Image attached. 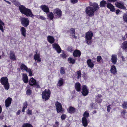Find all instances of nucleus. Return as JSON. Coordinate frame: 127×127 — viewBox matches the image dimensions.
<instances>
[{"label":"nucleus","mask_w":127,"mask_h":127,"mask_svg":"<svg viewBox=\"0 0 127 127\" xmlns=\"http://www.w3.org/2000/svg\"><path fill=\"white\" fill-rule=\"evenodd\" d=\"M25 108L23 107V108H22V112H25Z\"/></svg>","instance_id":"nucleus-63"},{"label":"nucleus","mask_w":127,"mask_h":127,"mask_svg":"<svg viewBox=\"0 0 127 127\" xmlns=\"http://www.w3.org/2000/svg\"><path fill=\"white\" fill-rule=\"evenodd\" d=\"M47 17L50 20H52L54 17V14L52 12H50L47 15Z\"/></svg>","instance_id":"nucleus-33"},{"label":"nucleus","mask_w":127,"mask_h":127,"mask_svg":"<svg viewBox=\"0 0 127 127\" xmlns=\"http://www.w3.org/2000/svg\"><path fill=\"white\" fill-rule=\"evenodd\" d=\"M115 4L117 7L121 9H125L126 8L123 4L117 2Z\"/></svg>","instance_id":"nucleus-30"},{"label":"nucleus","mask_w":127,"mask_h":127,"mask_svg":"<svg viewBox=\"0 0 127 127\" xmlns=\"http://www.w3.org/2000/svg\"><path fill=\"white\" fill-rule=\"evenodd\" d=\"M99 8L98 4L96 3H93L91 6H89L86 8V14L89 17H92L94 15V13Z\"/></svg>","instance_id":"nucleus-2"},{"label":"nucleus","mask_w":127,"mask_h":127,"mask_svg":"<svg viewBox=\"0 0 127 127\" xmlns=\"http://www.w3.org/2000/svg\"><path fill=\"white\" fill-rule=\"evenodd\" d=\"M53 48L56 50L58 53H59L61 51L60 47L58 44L55 43L52 45Z\"/></svg>","instance_id":"nucleus-11"},{"label":"nucleus","mask_w":127,"mask_h":127,"mask_svg":"<svg viewBox=\"0 0 127 127\" xmlns=\"http://www.w3.org/2000/svg\"><path fill=\"white\" fill-rule=\"evenodd\" d=\"M77 74L78 75L77 76V78L78 79L80 78L81 77V71L80 70H79L78 71H77Z\"/></svg>","instance_id":"nucleus-43"},{"label":"nucleus","mask_w":127,"mask_h":127,"mask_svg":"<svg viewBox=\"0 0 127 127\" xmlns=\"http://www.w3.org/2000/svg\"><path fill=\"white\" fill-rule=\"evenodd\" d=\"M82 121L83 126L84 127H87V126L88 123L86 118L83 117L82 119Z\"/></svg>","instance_id":"nucleus-25"},{"label":"nucleus","mask_w":127,"mask_h":127,"mask_svg":"<svg viewBox=\"0 0 127 127\" xmlns=\"http://www.w3.org/2000/svg\"><path fill=\"white\" fill-rule=\"evenodd\" d=\"M21 69L22 71H26L27 72L29 73V76H32V74L31 70L30 68H28L27 66L24 64H21L20 66Z\"/></svg>","instance_id":"nucleus-5"},{"label":"nucleus","mask_w":127,"mask_h":127,"mask_svg":"<svg viewBox=\"0 0 127 127\" xmlns=\"http://www.w3.org/2000/svg\"><path fill=\"white\" fill-rule=\"evenodd\" d=\"M71 3L73 4H74L77 3L78 0H71Z\"/></svg>","instance_id":"nucleus-52"},{"label":"nucleus","mask_w":127,"mask_h":127,"mask_svg":"<svg viewBox=\"0 0 127 127\" xmlns=\"http://www.w3.org/2000/svg\"><path fill=\"white\" fill-rule=\"evenodd\" d=\"M86 43L88 45H90L91 44L92 42V41L91 40H87L86 39Z\"/></svg>","instance_id":"nucleus-46"},{"label":"nucleus","mask_w":127,"mask_h":127,"mask_svg":"<svg viewBox=\"0 0 127 127\" xmlns=\"http://www.w3.org/2000/svg\"><path fill=\"white\" fill-rule=\"evenodd\" d=\"M126 113V111L125 110H123L121 112V113L123 114L124 115H125V113Z\"/></svg>","instance_id":"nucleus-53"},{"label":"nucleus","mask_w":127,"mask_h":127,"mask_svg":"<svg viewBox=\"0 0 127 127\" xmlns=\"http://www.w3.org/2000/svg\"><path fill=\"white\" fill-rule=\"evenodd\" d=\"M20 31L21 34L24 37H26V30L25 28L24 27H21L20 29Z\"/></svg>","instance_id":"nucleus-27"},{"label":"nucleus","mask_w":127,"mask_h":127,"mask_svg":"<svg viewBox=\"0 0 127 127\" xmlns=\"http://www.w3.org/2000/svg\"><path fill=\"white\" fill-rule=\"evenodd\" d=\"M121 47L124 50H125L126 51H127V41H125L123 43Z\"/></svg>","instance_id":"nucleus-29"},{"label":"nucleus","mask_w":127,"mask_h":127,"mask_svg":"<svg viewBox=\"0 0 127 127\" xmlns=\"http://www.w3.org/2000/svg\"><path fill=\"white\" fill-rule=\"evenodd\" d=\"M116 0H107L108 1L111 2H114L116 1Z\"/></svg>","instance_id":"nucleus-55"},{"label":"nucleus","mask_w":127,"mask_h":127,"mask_svg":"<svg viewBox=\"0 0 127 127\" xmlns=\"http://www.w3.org/2000/svg\"><path fill=\"white\" fill-rule=\"evenodd\" d=\"M107 111L108 112H109L110 111V110L111 109V105H108L107 107Z\"/></svg>","instance_id":"nucleus-48"},{"label":"nucleus","mask_w":127,"mask_h":127,"mask_svg":"<svg viewBox=\"0 0 127 127\" xmlns=\"http://www.w3.org/2000/svg\"><path fill=\"white\" fill-rule=\"evenodd\" d=\"M3 118V116L2 115H0V119L1 120H2Z\"/></svg>","instance_id":"nucleus-60"},{"label":"nucleus","mask_w":127,"mask_h":127,"mask_svg":"<svg viewBox=\"0 0 127 127\" xmlns=\"http://www.w3.org/2000/svg\"><path fill=\"white\" fill-rule=\"evenodd\" d=\"M64 83V79L62 78H60L58 82L57 85L59 87H61L62 86Z\"/></svg>","instance_id":"nucleus-31"},{"label":"nucleus","mask_w":127,"mask_h":127,"mask_svg":"<svg viewBox=\"0 0 127 127\" xmlns=\"http://www.w3.org/2000/svg\"><path fill=\"white\" fill-rule=\"evenodd\" d=\"M29 84L31 86L35 87L37 88H40L39 83L36 82L35 80L32 78H31L30 79Z\"/></svg>","instance_id":"nucleus-6"},{"label":"nucleus","mask_w":127,"mask_h":127,"mask_svg":"<svg viewBox=\"0 0 127 127\" xmlns=\"http://www.w3.org/2000/svg\"><path fill=\"white\" fill-rule=\"evenodd\" d=\"M36 17L39 19H40V16L39 15H35Z\"/></svg>","instance_id":"nucleus-59"},{"label":"nucleus","mask_w":127,"mask_h":127,"mask_svg":"<svg viewBox=\"0 0 127 127\" xmlns=\"http://www.w3.org/2000/svg\"><path fill=\"white\" fill-rule=\"evenodd\" d=\"M106 4V1L102 0L100 2L99 6L101 7H105Z\"/></svg>","instance_id":"nucleus-32"},{"label":"nucleus","mask_w":127,"mask_h":127,"mask_svg":"<svg viewBox=\"0 0 127 127\" xmlns=\"http://www.w3.org/2000/svg\"><path fill=\"white\" fill-rule=\"evenodd\" d=\"M111 73L113 74H116L117 73V69L115 66L114 65L111 66L110 69Z\"/></svg>","instance_id":"nucleus-18"},{"label":"nucleus","mask_w":127,"mask_h":127,"mask_svg":"<svg viewBox=\"0 0 127 127\" xmlns=\"http://www.w3.org/2000/svg\"><path fill=\"white\" fill-rule=\"evenodd\" d=\"M60 72L61 75L65 74V70L64 68L63 67H61Z\"/></svg>","instance_id":"nucleus-38"},{"label":"nucleus","mask_w":127,"mask_h":127,"mask_svg":"<svg viewBox=\"0 0 127 127\" xmlns=\"http://www.w3.org/2000/svg\"><path fill=\"white\" fill-rule=\"evenodd\" d=\"M12 100V99L10 97H8L5 100V106L6 107H9L10 105Z\"/></svg>","instance_id":"nucleus-15"},{"label":"nucleus","mask_w":127,"mask_h":127,"mask_svg":"<svg viewBox=\"0 0 127 127\" xmlns=\"http://www.w3.org/2000/svg\"><path fill=\"white\" fill-rule=\"evenodd\" d=\"M123 20L126 22H127V13L124 14L123 16Z\"/></svg>","instance_id":"nucleus-41"},{"label":"nucleus","mask_w":127,"mask_h":127,"mask_svg":"<svg viewBox=\"0 0 127 127\" xmlns=\"http://www.w3.org/2000/svg\"><path fill=\"white\" fill-rule=\"evenodd\" d=\"M56 107L58 113L64 112V109L62 108L61 104L58 101L56 102L55 103Z\"/></svg>","instance_id":"nucleus-8"},{"label":"nucleus","mask_w":127,"mask_h":127,"mask_svg":"<svg viewBox=\"0 0 127 127\" xmlns=\"http://www.w3.org/2000/svg\"><path fill=\"white\" fill-rule=\"evenodd\" d=\"M122 106L124 109L127 108V101H124L122 104Z\"/></svg>","instance_id":"nucleus-40"},{"label":"nucleus","mask_w":127,"mask_h":127,"mask_svg":"<svg viewBox=\"0 0 127 127\" xmlns=\"http://www.w3.org/2000/svg\"><path fill=\"white\" fill-rule=\"evenodd\" d=\"M27 114L28 115H32V110H29V109H28L27 112Z\"/></svg>","instance_id":"nucleus-49"},{"label":"nucleus","mask_w":127,"mask_h":127,"mask_svg":"<svg viewBox=\"0 0 127 127\" xmlns=\"http://www.w3.org/2000/svg\"><path fill=\"white\" fill-rule=\"evenodd\" d=\"M40 8L46 14H48L49 12V9L48 6L45 5H41L40 6Z\"/></svg>","instance_id":"nucleus-13"},{"label":"nucleus","mask_w":127,"mask_h":127,"mask_svg":"<svg viewBox=\"0 0 127 127\" xmlns=\"http://www.w3.org/2000/svg\"><path fill=\"white\" fill-rule=\"evenodd\" d=\"M102 100L99 97H96L95 99V101L98 103H101L102 101Z\"/></svg>","instance_id":"nucleus-42"},{"label":"nucleus","mask_w":127,"mask_h":127,"mask_svg":"<svg viewBox=\"0 0 127 127\" xmlns=\"http://www.w3.org/2000/svg\"><path fill=\"white\" fill-rule=\"evenodd\" d=\"M14 4L17 6H19V9L23 14L26 15L27 17H31L33 18L34 16L31 10L29 9L26 8L23 5H20V3L18 1H14Z\"/></svg>","instance_id":"nucleus-1"},{"label":"nucleus","mask_w":127,"mask_h":127,"mask_svg":"<svg viewBox=\"0 0 127 127\" xmlns=\"http://www.w3.org/2000/svg\"><path fill=\"white\" fill-rule=\"evenodd\" d=\"M76 60L70 57L68 59V61H69V63L73 64L75 63Z\"/></svg>","instance_id":"nucleus-36"},{"label":"nucleus","mask_w":127,"mask_h":127,"mask_svg":"<svg viewBox=\"0 0 127 127\" xmlns=\"http://www.w3.org/2000/svg\"><path fill=\"white\" fill-rule=\"evenodd\" d=\"M89 113L86 111L84 112L83 114V117H85V118H87L89 116Z\"/></svg>","instance_id":"nucleus-44"},{"label":"nucleus","mask_w":127,"mask_h":127,"mask_svg":"<svg viewBox=\"0 0 127 127\" xmlns=\"http://www.w3.org/2000/svg\"><path fill=\"white\" fill-rule=\"evenodd\" d=\"M2 107L1 105H0V113L2 112Z\"/></svg>","instance_id":"nucleus-64"},{"label":"nucleus","mask_w":127,"mask_h":127,"mask_svg":"<svg viewBox=\"0 0 127 127\" xmlns=\"http://www.w3.org/2000/svg\"><path fill=\"white\" fill-rule=\"evenodd\" d=\"M54 13L57 15L58 17H60L62 15V12L61 11L60 9L57 8L55 9L54 10Z\"/></svg>","instance_id":"nucleus-16"},{"label":"nucleus","mask_w":127,"mask_h":127,"mask_svg":"<svg viewBox=\"0 0 127 127\" xmlns=\"http://www.w3.org/2000/svg\"><path fill=\"white\" fill-rule=\"evenodd\" d=\"M106 5L107 7L110 9L111 11L114 12L115 11V9L114 8V6L111 3H107Z\"/></svg>","instance_id":"nucleus-21"},{"label":"nucleus","mask_w":127,"mask_h":127,"mask_svg":"<svg viewBox=\"0 0 127 127\" xmlns=\"http://www.w3.org/2000/svg\"><path fill=\"white\" fill-rule=\"evenodd\" d=\"M40 19L41 20H45L46 19L45 18V17L43 16H40Z\"/></svg>","instance_id":"nucleus-54"},{"label":"nucleus","mask_w":127,"mask_h":127,"mask_svg":"<svg viewBox=\"0 0 127 127\" xmlns=\"http://www.w3.org/2000/svg\"><path fill=\"white\" fill-rule=\"evenodd\" d=\"M82 90L81 93L83 96H85L88 94L89 89L86 85H83Z\"/></svg>","instance_id":"nucleus-9"},{"label":"nucleus","mask_w":127,"mask_h":127,"mask_svg":"<svg viewBox=\"0 0 127 127\" xmlns=\"http://www.w3.org/2000/svg\"><path fill=\"white\" fill-rule=\"evenodd\" d=\"M4 25V24L0 19V30L1 32H4V30L3 26Z\"/></svg>","instance_id":"nucleus-34"},{"label":"nucleus","mask_w":127,"mask_h":127,"mask_svg":"<svg viewBox=\"0 0 127 127\" xmlns=\"http://www.w3.org/2000/svg\"><path fill=\"white\" fill-rule=\"evenodd\" d=\"M39 54H35L33 56L34 60L37 61V62H40L41 61V59L40 58Z\"/></svg>","instance_id":"nucleus-23"},{"label":"nucleus","mask_w":127,"mask_h":127,"mask_svg":"<svg viewBox=\"0 0 127 127\" xmlns=\"http://www.w3.org/2000/svg\"><path fill=\"white\" fill-rule=\"evenodd\" d=\"M24 106L23 107L26 108L28 106V104L27 102H25L23 103Z\"/></svg>","instance_id":"nucleus-50"},{"label":"nucleus","mask_w":127,"mask_h":127,"mask_svg":"<svg viewBox=\"0 0 127 127\" xmlns=\"http://www.w3.org/2000/svg\"><path fill=\"white\" fill-rule=\"evenodd\" d=\"M10 59L13 61H15L16 60L15 54L12 51H10Z\"/></svg>","instance_id":"nucleus-22"},{"label":"nucleus","mask_w":127,"mask_h":127,"mask_svg":"<svg viewBox=\"0 0 127 127\" xmlns=\"http://www.w3.org/2000/svg\"><path fill=\"white\" fill-rule=\"evenodd\" d=\"M122 60L123 61H125V58L123 56H122L121 57Z\"/></svg>","instance_id":"nucleus-61"},{"label":"nucleus","mask_w":127,"mask_h":127,"mask_svg":"<svg viewBox=\"0 0 127 127\" xmlns=\"http://www.w3.org/2000/svg\"><path fill=\"white\" fill-rule=\"evenodd\" d=\"M102 97V95H98V96H97L96 97H99L100 98L101 97Z\"/></svg>","instance_id":"nucleus-62"},{"label":"nucleus","mask_w":127,"mask_h":127,"mask_svg":"<svg viewBox=\"0 0 127 127\" xmlns=\"http://www.w3.org/2000/svg\"><path fill=\"white\" fill-rule=\"evenodd\" d=\"M22 127H33L32 125L29 123H25L22 125Z\"/></svg>","instance_id":"nucleus-39"},{"label":"nucleus","mask_w":127,"mask_h":127,"mask_svg":"<svg viewBox=\"0 0 127 127\" xmlns=\"http://www.w3.org/2000/svg\"><path fill=\"white\" fill-rule=\"evenodd\" d=\"M93 33L90 31H88L86 33L85 36L86 39L91 40L93 36Z\"/></svg>","instance_id":"nucleus-12"},{"label":"nucleus","mask_w":127,"mask_h":127,"mask_svg":"<svg viewBox=\"0 0 127 127\" xmlns=\"http://www.w3.org/2000/svg\"><path fill=\"white\" fill-rule=\"evenodd\" d=\"M81 53L80 51L76 49L75 50L73 53V56L74 57H79L81 55Z\"/></svg>","instance_id":"nucleus-14"},{"label":"nucleus","mask_w":127,"mask_h":127,"mask_svg":"<svg viewBox=\"0 0 127 127\" xmlns=\"http://www.w3.org/2000/svg\"><path fill=\"white\" fill-rule=\"evenodd\" d=\"M23 81L25 83H27L28 81V77L26 74L23 73L22 74Z\"/></svg>","instance_id":"nucleus-26"},{"label":"nucleus","mask_w":127,"mask_h":127,"mask_svg":"<svg viewBox=\"0 0 127 127\" xmlns=\"http://www.w3.org/2000/svg\"><path fill=\"white\" fill-rule=\"evenodd\" d=\"M20 112H21V111H20V110H19L17 112V113H16L17 115H19L20 114Z\"/></svg>","instance_id":"nucleus-57"},{"label":"nucleus","mask_w":127,"mask_h":127,"mask_svg":"<svg viewBox=\"0 0 127 127\" xmlns=\"http://www.w3.org/2000/svg\"><path fill=\"white\" fill-rule=\"evenodd\" d=\"M75 30L74 29L71 28L69 30L67 31V33H69L70 36L72 35L73 38L76 39L77 38V37L75 36Z\"/></svg>","instance_id":"nucleus-10"},{"label":"nucleus","mask_w":127,"mask_h":127,"mask_svg":"<svg viewBox=\"0 0 127 127\" xmlns=\"http://www.w3.org/2000/svg\"><path fill=\"white\" fill-rule=\"evenodd\" d=\"M21 23L24 27H26L29 25V21L27 18L25 17H22L20 18Z\"/></svg>","instance_id":"nucleus-7"},{"label":"nucleus","mask_w":127,"mask_h":127,"mask_svg":"<svg viewBox=\"0 0 127 127\" xmlns=\"http://www.w3.org/2000/svg\"><path fill=\"white\" fill-rule=\"evenodd\" d=\"M66 117V116L65 114H62L61 116V119L62 120H65Z\"/></svg>","instance_id":"nucleus-47"},{"label":"nucleus","mask_w":127,"mask_h":127,"mask_svg":"<svg viewBox=\"0 0 127 127\" xmlns=\"http://www.w3.org/2000/svg\"><path fill=\"white\" fill-rule=\"evenodd\" d=\"M0 82L1 84L4 85L5 89L8 90L9 88V85L8 82V79L6 77H3L0 79Z\"/></svg>","instance_id":"nucleus-3"},{"label":"nucleus","mask_w":127,"mask_h":127,"mask_svg":"<svg viewBox=\"0 0 127 127\" xmlns=\"http://www.w3.org/2000/svg\"><path fill=\"white\" fill-rule=\"evenodd\" d=\"M51 94V91L49 89H45L42 93V95L43 100L46 101L49 99Z\"/></svg>","instance_id":"nucleus-4"},{"label":"nucleus","mask_w":127,"mask_h":127,"mask_svg":"<svg viewBox=\"0 0 127 127\" xmlns=\"http://www.w3.org/2000/svg\"><path fill=\"white\" fill-rule=\"evenodd\" d=\"M68 112L70 114L74 113L75 112V109L73 107L70 106L67 109Z\"/></svg>","instance_id":"nucleus-24"},{"label":"nucleus","mask_w":127,"mask_h":127,"mask_svg":"<svg viewBox=\"0 0 127 127\" xmlns=\"http://www.w3.org/2000/svg\"><path fill=\"white\" fill-rule=\"evenodd\" d=\"M75 89L77 92H80L81 90V85L79 82L76 83L75 85Z\"/></svg>","instance_id":"nucleus-20"},{"label":"nucleus","mask_w":127,"mask_h":127,"mask_svg":"<svg viewBox=\"0 0 127 127\" xmlns=\"http://www.w3.org/2000/svg\"><path fill=\"white\" fill-rule=\"evenodd\" d=\"M28 89L26 91V94L28 95H30L32 94V91L30 89L31 87L30 86H29L28 87Z\"/></svg>","instance_id":"nucleus-37"},{"label":"nucleus","mask_w":127,"mask_h":127,"mask_svg":"<svg viewBox=\"0 0 127 127\" xmlns=\"http://www.w3.org/2000/svg\"><path fill=\"white\" fill-rule=\"evenodd\" d=\"M61 56L64 59L66 57V54L64 53L61 54Z\"/></svg>","instance_id":"nucleus-51"},{"label":"nucleus","mask_w":127,"mask_h":127,"mask_svg":"<svg viewBox=\"0 0 127 127\" xmlns=\"http://www.w3.org/2000/svg\"><path fill=\"white\" fill-rule=\"evenodd\" d=\"M116 14H118L119 13V12H120V11L119 9H118L117 10H116Z\"/></svg>","instance_id":"nucleus-58"},{"label":"nucleus","mask_w":127,"mask_h":127,"mask_svg":"<svg viewBox=\"0 0 127 127\" xmlns=\"http://www.w3.org/2000/svg\"><path fill=\"white\" fill-rule=\"evenodd\" d=\"M94 105V104L93 103H91L90 104V106L91 108H92L93 107Z\"/></svg>","instance_id":"nucleus-56"},{"label":"nucleus","mask_w":127,"mask_h":127,"mask_svg":"<svg viewBox=\"0 0 127 127\" xmlns=\"http://www.w3.org/2000/svg\"><path fill=\"white\" fill-rule=\"evenodd\" d=\"M97 61L99 63H103V59L100 56H97L96 58Z\"/></svg>","instance_id":"nucleus-35"},{"label":"nucleus","mask_w":127,"mask_h":127,"mask_svg":"<svg viewBox=\"0 0 127 127\" xmlns=\"http://www.w3.org/2000/svg\"><path fill=\"white\" fill-rule=\"evenodd\" d=\"M111 60V61L112 63L114 64H115L117 62V55H113L112 56Z\"/></svg>","instance_id":"nucleus-19"},{"label":"nucleus","mask_w":127,"mask_h":127,"mask_svg":"<svg viewBox=\"0 0 127 127\" xmlns=\"http://www.w3.org/2000/svg\"><path fill=\"white\" fill-rule=\"evenodd\" d=\"M48 41L51 44L54 43L55 39L53 36H48L47 37Z\"/></svg>","instance_id":"nucleus-28"},{"label":"nucleus","mask_w":127,"mask_h":127,"mask_svg":"<svg viewBox=\"0 0 127 127\" xmlns=\"http://www.w3.org/2000/svg\"><path fill=\"white\" fill-rule=\"evenodd\" d=\"M87 63L88 66L90 68H93L94 66V63L91 59H88L87 61Z\"/></svg>","instance_id":"nucleus-17"},{"label":"nucleus","mask_w":127,"mask_h":127,"mask_svg":"<svg viewBox=\"0 0 127 127\" xmlns=\"http://www.w3.org/2000/svg\"><path fill=\"white\" fill-rule=\"evenodd\" d=\"M73 48L72 46L68 47L67 49V50L68 51L71 52L73 51Z\"/></svg>","instance_id":"nucleus-45"}]
</instances>
